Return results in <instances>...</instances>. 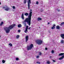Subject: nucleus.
<instances>
[{
  "instance_id": "obj_17",
  "label": "nucleus",
  "mask_w": 64,
  "mask_h": 64,
  "mask_svg": "<svg viewBox=\"0 0 64 64\" xmlns=\"http://www.w3.org/2000/svg\"><path fill=\"white\" fill-rule=\"evenodd\" d=\"M3 24V22H2L0 24V26H2Z\"/></svg>"
},
{
  "instance_id": "obj_40",
  "label": "nucleus",
  "mask_w": 64,
  "mask_h": 64,
  "mask_svg": "<svg viewBox=\"0 0 64 64\" xmlns=\"http://www.w3.org/2000/svg\"><path fill=\"white\" fill-rule=\"evenodd\" d=\"M53 26H55V25L54 24V25H53Z\"/></svg>"
},
{
  "instance_id": "obj_21",
  "label": "nucleus",
  "mask_w": 64,
  "mask_h": 64,
  "mask_svg": "<svg viewBox=\"0 0 64 64\" xmlns=\"http://www.w3.org/2000/svg\"><path fill=\"white\" fill-rule=\"evenodd\" d=\"M2 62L3 63H4L5 62V61L4 60H2Z\"/></svg>"
},
{
  "instance_id": "obj_15",
  "label": "nucleus",
  "mask_w": 64,
  "mask_h": 64,
  "mask_svg": "<svg viewBox=\"0 0 64 64\" xmlns=\"http://www.w3.org/2000/svg\"><path fill=\"white\" fill-rule=\"evenodd\" d=\"M42 19L40 18H38V21H39L40 20H41Z\"/></svg>"
},
{
  "instance_id": "obj_34",
  "label": "nucleus",
  "mask_w": 64,
  "mask_h": 64,
  "mask_svg": "<svg viewBox=\"0 0 64 64\" xmlns=\"http://www.w3.org/2000/svg\"><path fill=\"white\" fill-rule=\"evenodd\" d=\"M21 32V30H18V32Z\"/></svg>"
},
{
  "instance_id": "obj_27",
  "label": "nucleus",
  "mask_w": 64,
  "mask_h": 64,
  "mask_svg": "<svg viewBox=\"0 0 64 64\" xmlns=\"http://www.w3.org/2000/svg\"><path fill=\"white\" fill-rule=\"evenodd\" d=\"M24 53L25 54V55H26V51H25V50H24Z\"/></svg>"
},
{
  "instance_id": "obj_43",
  "label": "nucleus",
  "mask_w": 64,
  "mask_h": 64,
  "mask_svg": "<svg viewBox=\"0 0 64 64\" xmlns=\"http://www.w3.org/2000/svg\"><path fill=\"white\" fill-rule=\"evenodd\" d=\"M1 4V3L0 2V5Z\"/></svg>"
},
{
  "instance_id": "obj_6",
  "label": "nucleus",
  "mask_w": 64,
  "mask_h": 64,
  "mask_svg": "<svg viewBox=\"0 0 64 64\" xmlns=\"http://www.w3.org/2000/svg\"><path fill=\"white\" fill-rule=\"evenodd\" d=\"M36 42L38 44H41L42 43V41L39 40H37Z\"/></svg>"
},
{
  "instance_id": "obj_35",
  "label": "nucleus",
  "mask_w": 64,
  "mask_h": 64,
  "mask_svg": "<svg viewBox=\"0 0 64 64\" xmlns=\"http://www.w3.org/2000/svg\"><path fill=\"white\" fill-rule=\"evenodd\" d=\"M45 50H47L48 49L47 48H45Z\"/></svg>"
},
{
  "instance_id": "obj_10",
  "label": "nucleus",
  "mask_w": 64,
  "mask_h": 64,
  "mask_svg": "<svg viewBox=\"0 0 64 64\" xmlns=\"http://www.w3.org/2000/svg\"><path fill=\"white\" fill-rule=\"evenodd\" d=\"M61 37L62 39H64V34H62L61 35Z\"/></svg>"
},
{
  "instance_id": "obj_41",
  "label": "nucleus",
  "mask_w": 64,
  "mask_h": 64,
  "mask_svg": "<svg viewBox=\"0 0 64 64\" xmlns=\"http://www.w3.org/2000/svg\"><path fill=\"white\" fill-rule=\"evenodd\" d=\"M30 11H32V10H30Z\"/></svg>"
},
{
  "instance_id": "obj_37",
  "label": "nucleus",
  "mask_w": 64,
  "mask_h": 64,
  "mask_svg": "<svg viewBox=\"0 0 64 64\" xmlns=\"http://www.w3.org/2000/svg\"><path fill=\"white\" fill-rule=\"evenodd\" d=\"M30 28H31V27L29 28H28V29L29 30L30 29Z\"/></svg>"
},
{
  "instance_id": "obj_19",
  "label": "nucleus",
  "mask_w": 64,
  "mask_h": 64,
  "mask_svg": "<svg viewBox=\"0 0 64 64\" xmlns=\"http://www.w3.org/2000/svg\"><path fill=\"white\" fill-rule=\"evenodd\" d=\"M8 45L9 46H10V47H12V44L11 43H10L8 44Z\"/></svg>"
},
{
  "instance_id": "obj_39",
  "label": "nucleus",
  "mask_w": 64,
  "mask_h": 64,
  "mask_svg": "<svg viewBox=\"0 0 64 64\" xmlns=\"http://www.w3.org/2000/svg\"><path fill=\"white\" fill-rule=\"evenodd\" d=\"M58 11H60V10H58Z\"/></svg>"
},
{
  "instance_id": "obj_1",
  "label": "nucleus",
  "mask_w": 64,
  "mask_h": 64,
  "mask_svg": "<svg viewBox=\"0 0 64 64\" xmlns=\"http://www.w3.org/2000/svg\"><path fill=\"white\" fill-rule=\"evenodd\" d=\"M32 12H30L28 16V18H26L23 22V24L24 25V26H26V23L24 22H27V24L29 26H30L31 24V16H32Z\"/></svg>"
},
{
  "instance_id": "obj_44",
  "label": "nucleus",
  "mask_w": 64,
  "mask_h": 64,
  "mask_svg": "<svg viewBox=\"0 0 64 64\" xmlns=\"http://www.w3.org/2000/svg\"><path fill=\"white\" fill-rule=\"evenodd\" d=\"M1 37V36H0V38Z\"/></svg>"
},
{
  "instance_id": "obj_9",
  "label": "nucleus",
  "mask_w": 64,
  "mask_h": 64,
  "mask_svg": "<svg viewBox=\"0 0 64 64\" xmlns=\"http://www.w3.org/2000/svg\"><path fill=\"white\" fill-rule=\"evenodd\" d=\"M26 42L27 41H28V36H26Z\"/></svg>"
},
{
  "instance_id": "obj_22",
  "label": "nucleus",
  "mask_w": 64,
  "mask_h": 64,
  "mask_svg": "<svg viewBox=\"0 0 64 64\" xmlns=\"http://www.w3.org/2000/svg\"><path fill=\"white\" fill-rule=\"evenodd\" d=\"M63 24H64V22L60 24V25L61 26H62V25H63Z\"/></svg>"
},
{
  "instance_id": "obj_24",
  "label": "nucleus",
  "mask_w": 64,
  "mask_h": 64,
  "mask_svg": "<svg viewBox=\"0 0 64 64\" xmlns=\"http://www.w3.org/2000/svg\"><path fill=\"white\" fill-rule=\"evenodd\" d=\"M64 41L63 40H62L61 41V43H62V44H63L64 42Z\"/></svg>"
},
{
  "instance_id": "obj_4",
  "label": "nucleus",
  "mask_w": 64,
  "mask_h": 64,
  "mask_svg": "<svg viewBox=\"0 0 64 64\" xmlns=\"http://www.w3.org/2000/svg\"><path fill=\"white\" fill-rule=\"evenodd\" d=\"M28 10L30 9V4L31 3V2L30 0H28Z\"/></svg>"
},
{
  "instance_id": "obj_32",
  "label": "nucleus",
  "mask_w": 64,
  "mask_h": 64,
  "mask_svg": "<svg viewBox=\"0 0 64 64\" xmlns=\"http://www.w3.org/2000/svg\"><path fill=\"white\" fill-rule=\"evenodd\" d=\"M39 56H36V58H39Z\"/></svg>"
},
{
  "instance_id": "obj_31",
  "label": "nucleus",
  "mask_w": 64,
  "mask_h": 64,
  "mask_svg": "<svg viewBox=\"0 0 64 64\" xmlns=\"http://www.w3.org/2000/svg\"><path fill=\"white\" fill-rule=\"evenodd\" d=\"M36 4H37L38 5V4H39V2H38L37 1Z\"/></svg>"
},
{
  "instance_id": "obj_14",
  "label": "nucleus",
  "mask_w": 64,
  "mask_h": 64,
  "mask_svg": "<svg viewBox=\"0 0 64 64\" xmlns=\"http://www.w3.org/2000/svg\"><path fill=\"white\" fill-rule=\"evenodd\" d=\"M24 15L26 16H28V13L27 12L26 13H25Z\"/></svg>"
},
{
  "instance_id": "obj_12",
  "label": "nucleus",
  "mask_w": 64,
  "mask_h": 64,
  "mask_svg": "<svg viewBox=\"0 0 64 64\" xmlns=\"http://www.w3.org/2000/svg\"><path fill=\"white\" fill-rule=\"evenodd\" d=\"M64 53H61L58 56H62V55H64Z\"/></svg>"
},
{
  "instance_id": "obj_13",
  "label": "nucleus",
  "mask_w": 64,
  "mask_h": 64,
  "mask_svg": "<svg viewBox=\"0 0 64 64\" xmlns=\"http://www.w3.org/2000/svg\"><path fill=\"white\" fill-rule=\"evenodd\" d=\"M18 28L21 27H22V25H21V24H19L18 25Z\"/></svg>"
},
{
  "instance_id": "obj_42",
  "label": "nucleus",
  "mask_w": 64,
  "mask_h": 64,
  "mask_svg": "<svg viewBox=\"0 0 64 64\" xmlns=\"http://www.w3.org/2000/svg\"><path fill=\"white\" fill-rule=\"evenodd\" d=\"M50 58H51V56H50Z\"/></svg>"
},
{
  "instance_id": "obj_18",
  "label": "nucleus",
  "mask_w": 64,
  "mask_h": 64,
  "mask_svg": "<svg viewBox=\"0 0 64 64\" xmlns=\"http://www.w3.org/2000/svg\"><path fill=\"white\" fill-rule=\"evenodd\" d=\"M55 27L54 26H53L51 28V29H55Z\"/></svg>"
},
{
  "instance_id": "obj_16",
  "label": "nucleus",
  "mask_w": 64,
  "mask_h": 64,
  "mask_svg": "<svg viewBox=\"0 0 64 64\" xmlns=\"http://www.w3.org/2000/svg\"><path fill=\"white\" fill-rule=\"evenodd\" d=\"M56 28L57 29H60V27L58 26H56Z\"/></svg>"
},
{
  "instance_id": "obj_3",
  "label": "nucleus",
  "mask_w": 64,
  "mask_h": 64,
  "mask_svg": "<svg viewBox=\"0 0 64 64\" xmlns=\"http://www.w3.org/2000/svg\"><path fill=\"white\" fill-rule=\"evenodd\" d=\"M33 47V45L31 44L29 46H27V50H30Z\"/></svg>"
},
{
  "instance_id": "obj_23",
  "label": "nucleus",
  "mask_w": 64,
  "mask_h": 64,
  "mask_svg": "<svg viewBox=\"0 0 64 64\" xmlns=\"http://www.w3.org/2000/svg\"><path fill=\"white\" fill-rule=\"evenodd\" d=\"M51 52L52 53V54H53V53H54V50H53Z\"/></svg>"
},
{
  "instance_id": "obj_38",
  "label": "nucleus",
  "mask_w": 64,
  "mask_h": 64,
  "mask_svg": "<svg viewBox=\"0 0 64 64\" xmlns=\"http://www.w3.org/2000/svg\"><path fill=\"white\" fill-rule=\"evenodd\" d=\"M50 24V22H48V24Z\"/></svg>"
},
{
  "instance_id": "obj_30",
  "label": "nucleus",
  "mask_w": 64,
  "mask_h": 64,
  "mask_svg": "<svg viewBox=\"0 0 64 64\" xmlns=\"http://www.w3.org/2000/svg\"><path fill=\"white\" fill-rule=\"evenodd\" d=\"M19 36L18 35L16 36V38L17 39L19 38Z\"/></svg>"
},
{
  "instance_id": "obj_25",
  "label": "nucleus",
  "mask_w": 64,
  "mask_h": 64,
  "mask_svg": "<svg viewBox=\"0 0 64 64\" xmlns=\"http://www.w3.org/2000/svg\"><path fill=\"white\" fill-rule=\"evenodd\" d=\"M16 61H18L19 60V58H16Z\"/></svg>"
},
{
  "instance_id": "obj_11",
  "label": "nucleus",
  "mask_w": 64,
  "mask_h": 64,
  "mask_svg": "<svg viewBox=\"0 0 64 64\" xmlns=\"http://www.w3.org/2000/svg\"><path fill=\"white\" fill-rule=\"evenodd\" d=\"M21 17L22 18V19H24V15L23 14H22V16H21Z\"/></svg>"
},
{
  "instance_id": "obj_33",
  "label": "nucleus",
  "mask_w": 64,
  "mask_h": 64,
  "mask_svg": "<svg viewBox=\"0 0 64 64\" xmlns=\"http://www.w3.org/2000/svg\"><path fill=\"white\" fill-rule=\"evenodd\" d=\"M37 63H38V64H40V62H36Z\"/></svg>"
},
{
  "instance_id": "obj_2",
  "label": "nucleus",
  "mask_w": 64,
  "mask_h": 64,
  "mask_svg": "<svg viewBox=\"0 0 64 64\" xmlns=\"http://www.w3.org/2000/svg\"><path fill=\"white\" fill-rule=\"evenodd\" d=\"M16 25L15 24L10 25L8 27H6L4 28V30H5L6 33H8L10 32V30L13 28L14 27H15Z\"/></svg>"
},
{
  "instance_id": "obj_5",
  "label": "nucleus",
  "mask_w": 64,
  "mask_h": 64,
  "mask_svg": "<svg viewBox=\"0 0 64 64\" xmlns=\"http://www.w3.org/2000/svg\"><path fill=\"white\" fill-rule=\"evenodd\" d=\"M3 8L4 9L5 11H8L9 10V8L7 6H5L3 7Z\"/></svg>"
},
{
  "instance_id": "obj_28",
  "label": "nucleus",
  "mask_w": 64,
  "mask_h": 64,
  "mask_svg": "<svg viewBox=\"0 0 64 64\" xmlns=\"http://www.w3.org/2000/svg\"><path fill=\"white\" fill-rule=\"evenodd\" d=\"M39 55H41V54H42V53L41 52H39Z\"/></svg>"
},
{
  "instance_id": "obj_7",
  "label": "nucleus",
  "mask_w": 64,
  "mask_h": 64,
  "mask_svg": "<svg viewBox=\"0 0 64 64\" xmlns=\"http://www.w3.org/2000/svg\"><path fill=\"white\" fill-rule=\"evenodd\" d=\"M28 26H26V29L24 30L25 33H26L28 32Z\"/></svg>"
},
{
  "instance_id": "obj_20",
  "label": "nucleus",
  "mask_w": 64,
  "mask_h": 64,
  "mask_svg": "<svg viewBox=\"0 0 64 64\" xmlns=\"http://www.w3.org/2000/svg\"><path fill=\"white\" fill-rule=\"evenodd\" d=\"M26 2H27V0H24V4H26Z\"/></svg>"
},
{
  "instance_id": "obj_8",
  "label": "nucleus",
  "mask_w": 64,
  "mask_h": 64,
  "mask_svg": "<svg viewBox=\"0 0 64 64\" xmlns=\"http://www.w3.org/2000/svg\"><path fill=\"white\" fill-rule=\"evenodd\" d=\"M64 55H63L62 57L60 58H59V60H62V59H64Z\"/></svg>"
},
{
  "instance_id": "obj_36",
  "label": "nucleus",
  "mask_w": 64,
  "mask_h": 64,
  "mask_svg": "<svg viewBox=\"0 0 64 64\" xmlns=\"http://www.w3.org/2000/svg\"><path fill=\"white\" fill-rule=\"evenodd\" d=\"M53 62H56V61L54 60H53Z\"/></svg>"
},
{
  "instance_id": "obj_26",
  "label": "nucleus",
  "mask_w": 64,
  "mask_h": 64,
  "mask_svg": "<svg viewBox=\"0 0 64 64\" xmlns=\"http://www.w3.org/2000/svg\"><path fill=\"white\" fill-rule=\"evenodd\" d=\"M50 61H48L46 63L47 64H50Z\"/></svg>"
},
{
  "instance_id": "obj_29",
  "label": "nucleus",
  "mask_w": 64,
  "mask_h": 64,
  "mask_svg": "<svg viewBox=\"0 0 64 64\" xmlns=\"http://www.w3.org/2000/svg\"><path fill=\"white\" fill-rule=\"evenodd\" d=\"M12 8H13V9H15L16 8H15V6H12Z\"/></svg>"
}]
</instances>
